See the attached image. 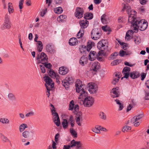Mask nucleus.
<instances>
[{"instance_id":"f257e3e1","label":"nucleus","mask_w":149,"mask_h":149,"mask_svg":"<svg viewBox=\"0 0 149 149\" xmlns=\"http://www.w3.org/2000/svg\"><path fill=\"white\" fill-rule=\"evenodd\" d=\"M128 23L131 24V26L135 30L139 29L141 31L145 30L148 26V22L144 19L137 17L134 14L130 15L128 18Z\"/></svg>"},{"instance_id":"f03ea898","label":"nucleus","mask_w":149,"mask_h":149,"mask_svg":"<svg viewBox=\"0 0 149 149\" xmlns=\"http://www.w3.org/2000/svg\"><path fill=\"white\" fill-rule=\"evenodd\" d=\"M85 85L82 84V82L79 80H77L75 84L76 90L77 92L80 93L79 98H84L87 95V93L84 89Z\"/></svg>"},{"instance_id":"7ed1b4c3","label":"nucleus","mask_w":149,"mask_h":149,"mask_svg":"<svg viewBox=\"0 0 149 149\" xmlns=\"http://www.w3.org/2000/svg\"><path fill=\"white\" fill-rule=\"evenodd\" d=\"M100 29L95 28L93 29L91 31V36L94 40H97L100 38L101 35Z\"/></svg>"},{"instance_id":"20e7f679","label":"nucleus","mask_w":149,"mask_h":149,"mask_svg":"<svg viewBox=\"0 0 149 149\" xmlns=\"http://www.w3.org/2000/svg\"><path fill=\"white\" fill-rule=\"evenodd\" d=\"M37 60H38V63H42V64L45 63L48 61V58L45 53L44 52H42L40 55L39 54H37Z\"/></svg>"},{"instance_id":"39448f33","label":"nucleus","mask_w":149,"mask_h":149,"mask_svg":"<svg viewBox=\"0 0 149 149\" xmlns=\"http://www.w3.org/2000/svg\"><path fill=\"white\" fill-rule=\"evenodd\" d=\"M82 102L85 106L89 107L93 104L94 100L92 97L89 96L85 97L84 101L82 100Z\"/></svg>"},{"instance_id":"423d86ee","label":"nucleus","mask_w":149,"mask_h":149,"mask_svg":"<svg viewBox=\"0 0 149 149\" xmlns=\"http://www.w3.org/2000/svg\"><path fill=\"white\" fill-rule=\"evenodd\" d=\"M88 90L91 93H95L98 90L97 86L95 84L92 83H89L87 85Z\"/></svg>"},{"instance_id":"0eeeda50","label":"nucleus","mask_w":149,"mask_h":149,"mask_svg":"<svg viewBox=\"0 0 149 149\" xmlns=\"http://www.w3.org/2000/svg\"><path fill=\"white\" fill-rule=\"evenodd\" d=\"M46 82L45 85L47 90H49V89H51L54 86V83L52 79L48 76L46 77L45 79Z\"/></svg>"},{"instance_id":"6e6552de","label":"nucleus","mask_w":149,"mask_h":149,"mask_svg":"<svg viewBox=\"0 0 149 149\" xmlns=\"http://www.w3.org/2000/svg\"><path fill=\"white\" fill-rule=\"evenodd\" d=\"M84 13V10L82 8L79 7H77L76 10L75 15L77 18L80 19L83 17Z\"/></svg>"},{"instance_id":"1a4fd4ad","label":"nucleus","mask_w":149,"mask_h":149,"mask_svg":"<svg viewBox=\"0 0 149 149\" xmlns=\"http://www.w3.org/2000/svg\"><path fill=\"white\" fill-rule=\"evenodd\" d=\"M125 9H126L128 12V14L129 15V17L130 15L132 14H134L136 16V13L134 10L132 11L131 7L129 5L125 4H124V6L122 10H124Z\"/></svg>"},{"instance_id":"9d476101","label":"nucleus","mask_w":149,"mask_h":149,"mask_svg":"<svg viewBox=\"0 0 149 149\" xmlns=\"http://www.w3.org/2000/svg\"><path fill=\"white\" fill-rule=\"evenodd\" d=\"M71 147L76 146V149H82L81 148L82 144L79 141H76L74 140H73L70 142Z\"/></svg>"},{"instance_id":"9b49d317","label":"nucleus","mask_w":149,"mask_h":149,"mask_svg":"<svg viewBox=\"0 0 149 149\" xmlns=\"http://www.w3.org/2000/svg\"><path fill=\"white\" fill-rule=\"evenodd\" d=\"M106 41L104 40H102L100 41L97 44V47L99 49L102 50V49H104L106 48L107 46L106 45Z\"/></svg>"},{"instance_id":"f8f14e48","label":"nucleus","mask_w":149,"mask_h":149,"mask_svg":"<svg viewBox=\"0 0 149 149\" xmlns=\"http://www.w3.org/2000/svg\"><path fill=\"white\" fill-rule=\"evenodd\" d=\"M119 88L118 87L114 88H113L111 92V95L113 97H118L120 95L118 91Z\"/></svg>"},{"instance_id":"ddd939ff","label":"nucleus","mask_w":149,"mask_h":149,"mask_svg":"<svg viewBox=\"0 0 149 149\" xmlns=\"http://www.w3.org/2000/svg\"><path fill=\"white\" fill-rule=\"evenodd\" d=\"M68 72V69L66 67L62 66L60 67L58 70L59 74L61 75H65Z\"/></svg>"},{"instance_id":"4468645a","label":"nucleus","mask_w":149,"mask_h":149,"mask_svg":"<svg viewBox=\"0 0 149 149\" xmlns=\"http://www.w3.org/2000/svg\"><path fill=\"white\" fill-rule=\"evenodd\" d=\"M82 118V113L81 112H78L76 115V120L77 123L79 126H80L81 125V123L80 122V121L81 119Z\"/></svg>"},{"instance_id":"2eb2a0df","label":"nucleus","mask_w":149,"mask_h":149,"mask_svg":"<svg viewBox=\"0 0 149 149\" xmlns=\"http://www.w3.org/2000/svg\"><path fill=\"white\" fill-rule=\"evenodd\" d=\"M54 45L52 43H49L46 46V50L47 52L52 53L54 52Z\"/></svg>"},{"instance_id":"dca6fc26","label":"nucleus","mask_w":149,"mask_h":149,"mask_svg":"<svg viewBox=\"0 0 149 149\" xmlns=\"http://www.w3.org/2000/svg\"><path fill=\"white\" fill-rule=\"evenodd\" d=\"M100 68V66L99 64L97 63H95L93 64L91 67V70L94 72V74H95L97 70Z\"/></svg>"},{"instance_id":"f3484780","label":"nucleus","mask_w":149,"mask_h":149,"mask_svg":"<svg viewBox=\"0 0 149 149\" xmlns=\"http://www.w3.org/2000/svg\"><path fill=\"white\" fill-rule=\"evenodd\" d=\"M143 116V114H140L136 116H135L131 119L130 123H131L134 124L140 120Z\"/></svg>"},{"instance_id":"a211bd4d","label":"nucleus","mask_w":149,"mask_h":149,"mask_svg":"<svg viewBox=\"0 0 149 149\" xmlns=\"http://www.w3.org/2000/svg\"><path fill=\"white\" fill-rule=\"evenodd\" d=\"M88 58L87 57L83 56L80 58V64L82 65H84L86 64L88 61Z\"/></svg>"},{"instance_id":"6ab92c4d","label":"nucleus","mask_w":149,"mask_h":149,"mask_svg":"<svg viewBox=\"0 0 149 149\" xmlns=\"http://www.w3.org/2000/svg\"><path fill=\"white\" fill-rule=\"evenodd\" d=\"M96 52L94 51H91L88 55L89 59L91 61H93L96 58L97 55Z\"/></svg>"},{"instance_id":"aec40b11","label":"nucleus","mask_w":149,"mask_h":149,"mask_svg":"<svg viewBox=\"0 0 149 149\" xmlns=\"http://www.w3.org/2000/svg\"><path fill=\"white\" fill-rule=\"evenodd\" d=\"M89 22L86 20H83L80 21L79 24L81 27V29L85 28L88 26Z\"/></svg>"},{"instance_id":"412c9836","label":"nucleus","mask_w":149,"mask_h":149,"mask_svg":"<svg viewBox=\"0 0 149 149\" xmlns=\"http://www.w3.org/2000/svg\"><path fill=\"white\" fill-rule=\"evenodd\" d=\"M120 77V75L119 73L115 74V77L114 78L113 81L112 82V83L113 84L115 85L116 83L118 82Z\"/></svg>"},{"instance_id":"4be33fe9","label":"nucleus","mask_w":149,"mask_h":149,"mask_svg":"<svg viewBox=\"0 0 149 149\" xmlns=\"http://www.w3.org/2000/svg\"><path fill=\"white\" fill-rule=\"evenodd\" d=\"M139 76V73L137 72H133L130 73V76L133 79L137 78Z\"/></svg>"},{"instance_id":"5701e85b","label":"nucleus","mask_w":149,"mask_h":149,"mask_svg":"<svg viewBox=\"0 0 149 149\" xmlns=\"http://www.w3.org/2000/svg\"><path fill=\"white\" fill-rule=\"evenodd\" d=\"M11 27V24L3 23V24L1 27V29L2 30H3L6 29H9Z\"/></svg>"},{"instance_id":"b1692460","label":"nucleus","mask_w":149,"mask_h":149,"mask_svg":"<svg viewBox=\"0 0 149 149\" xmlns=\"http://www.w3.org/2000/svg\"><path fill=\"white\" fill-rule=\"evenodd\" d=\"M38 51L39 52H41L43 49V45L41 41H38L36 44Z\"/></svg>"},{"instance_id":"393cba45","label":"nucleus","mask_w":149,"mask_h":149,"mask_svg":"<svg viewBox=\"0 0 149 149\" xmlns=\"http://www.w3.org/2000/svg\"><path fill=\"white\" fill-rule=\"evenodd\" d=\"M77 43V40L76 38H70L69 41V45L71 46L75 45Z\"/></svg>"},{"instance_id":"a878e982","label":"nucleus","mask_w":149,"mask_h":149,"mask_svg":"<svg viewBox=\"0 0 149 149\" xmlns=\"http://www.w3.org/2000/svg\"><path fill=\"white\" fill-rule=\"evenodd\" d=\"M93 15L91 13H86L84 14V18L85 20L91 19L93 18Z\"/></svg>"},{"instance_id":"bb28decb","label":"nucleus","mask_w":149,"mask_h":149,"mask_svg":"<svg viewBox=\"0 0 149 149\" xmlns=\"http://www.w3.org/2000/svg\"><path fill=\"white\" fill-rule=\"evenodd\" d=\"M8 10L10 14L13 13L14 12V9L12 5V3L9 2L8 4Z\"/></svg>"},{"instance_id":"cd10ccee","label":"nucleus","mask_w":149,"mask_h":149,"mask_svg":"<svg viewBox=\"0 0 149 149\" xmlns=\"http://www.w3.org/2000/svg\"><path fill=\"white\" fill-rule=\"evenodd\" d=\"M95 43L94 42L91 41H89L87 43V50L89 51L91 49L93 46L94 45Z\"/></svg>"},{"instance_id":"c85d7f7f","label":"nucleus","mask_w":149,"mask_h":149,"mask_svg":"<svg viewBox=\"0 0 149 149\" xmlns=\"http://www.w3.org/2000/svg\"><path fill=\"white\" fill-rule=\"evenodd\" d=\"M30 132L29 131L25 130L23 132L22 136L24 138H28L30 136Z\"/></svg>"},{"instance_id":"c756f323","label":"nucleus","mask_w":149,"mask_h":149,"mask_svg":"<svg viewBox=\"0 0 149 149\" xmlns=\"http://www.w3.org/2000/svg\"><path fill=\"white\" fill-rule=\"evenodd\" d=\"M0 122L3 124H8L10 123V120L7 118H0Z\"/></svg>"},{"instance_id":"7c9ffc66","label":"nucleus","mask_w":149,"mask_h":149,"mask_svg":"<svg viewBox=\"0 0 149 149\" xmlns=\"http://www.w3.org/2000/svg\"><path fill=\"white\" fill-rule=\"evenodd\" d=\"M28 127L27 125L25 123L22 124L19 126V130L20 132H23L25 129Z\"/></svg>"},{"instance_id":"2f4dec72","label":"nucleus","mask_w":149,"mask_h":149,"mask_svg":"<svg viewBox=\"0 0 149 149\" xmlns=\"http://www.w3.org/2000/svg\"><path fill=\"white\" fill-rule=\"evenodd\" d=\"M54 11L56 14H60L63 12V10L61 7H59L55 8L54 9Z\"/></svg>"},{"instance_id":"473e14b6","label":"nucleus","mask_w":149,"mask_h":149,"mask_svg":"<svg viewBox=\"0 0 149 149\" xmlns=\"http://www.w3.org/2000/svg\"><path fill=\"white\" fill-rule=\"evenodd\" d=\"M4 22L11 24L10 17L8 14L5 15Z\"/></svg>"},{"instance_id":"72a5a7b5","label":"nucleus","mask_w":149,"mask_h":149,"mask_svg":"<svg viewBox=\"0 0 149 149\" xmlns=\"http://www.w3.org/2000/svg\"><path fill=\"white\" fill-rule=\"evenodd\" d=\"M84 30L83 29H81L78 32L77 35V37L78 38H81L84 34Z\"/></svg>"},{"instance_id":"f704fd0d","label":"nucleus","mask_w":149,"mask_h":149,"mask_svg":"<svg viewBox=\"0 0 149 149\" xmlns=\"http://www.w3.org/2000/svg\"><path fill=\"white\" fill-rule=\"evenodd\" d=\"M100 127L101 126H96L95 128H92V131L95 133H100Z\"/></svg>"},{"instance_id":"c9c22d12","label":"nucleus","mask_w":149,"mask_h":149,"mask_svg":"<svg viewBox=\"0 0 149 149\" xmlns=\"http://www.w3.org/2000/svg\"><path fill=\"white\" fill-rule=\"evenodd\" d=\"M49 75L51 77L55 78H56L57 75H58L56 73H55L53 70H50L49 71Z\"/></svg>"},{"instance_id":"e433bc0d","label":"nucleus","mask_w":149,"mask_h":149,"mask_svg":"<svg viewBox=\"0 0 149 149\" xmlns=\"http://www.w3.org/2000/svg\"><path fill=\"white\" fill-rule=\"evenodd\" d=\"M101 20L102 23L104 24H106L107 23V16L105 14L101 16Z\"/></svg>"},{"instance_id":"4c0bfd02","label":"nucleus","mask_w":149,"mask_h":149,"mask_svg":"<svg viewBox=\"0 0 149 149\" xmlns=\"http://www.w3.org/2000/svg\"><path fill=\"white\" fill-rule=\"evenodd\" d=\"M70 131L72 136H74V138L77 137V133L72 128L70 129Z\"/></svg>"},{"instance_id":"58836bf2","label":"nucleus","mask_w":149,"mask_h":149,"mask_svg":"<svg viewBox=\"0 0 149 149\" xmlns=\"http://www.w3.org/2000/svg\"><path fill=\"white\" fill-rule=\"evenodd\" d=\"M62 83L63 86L65 87L66 88H69L70 84L66 80L64 79L63 80Z\"/></svg>"},{"instance_id":"ea45409f","label":"nucleus","mask_w":149,"mask_h":149,"mask_svg":"<svg viewBox=\"0 0 149 149\" xmlns=\"http://www.w3.org/2000/svg\"><path fill=\"white\" fill-rule=\"evenodd\" d=\"M118 55V54L117 52H115L112 54L109 58V60H113L116 58V56Z\"/></svg>"},{"instance_id":"a19ab883","label":"nucleus","mask_w":149,"mask_h":149,"mask_svg":"<svg viewBox=\"0 0 149 149\" xmlns=\"http://www.w3.org/2000/svg\"><path fill=\"white\" fill-rule=\"evenodd\" d=\"M0 136L3 141L6 142L9 141L8 139L1 133H0Z\"/></svg>"},{"instance_id":"79ce46f5","label":"nucleus","mask_w":149,"mask_h":149,"mask_svg":"<svg viewBox=\"0 0 149 149\" xmlns=\"http://www.w3.org/2000/svg\"><path fill=\"white\" fill-rule=\"evenodd\" d=\"M131 129V127L125 125L123 127L122 131L123 132H125V131L127 132L128 130H130Z\"/></svg>"},{"instance_id":"37998d69","label":"nucleus","mask_w":149,"mask_h":149,"mask_svg":"<svg viewBox=\"0 0 149 149\" xmlns=\"http://www.w3.org/2000/svg\"><path fill=\"white\" fill-rule=\"evenodd\" d=\"M99 116L101 119L104 120L106 119V114L103 112H100L99 113Z\"/></svg>"},{"instance_id":"c03bdc74","label":"nucleus","mask_w":149,"mask_h":149,"mask_svg":"<svg viewBox=\"0 0 149 149\" xmlns=\"http://www.w3.org/2000/svg\"><path fill=\"white\" fill-rule=\"evenodd\" d=\"M115 101L116 102V103L117 104H118L119 105V110H122L123 108V104H121V103L120 102V101L119 100L116 99L115 100Z\"/></svg>"},{"instance_id":"a18cd8bd","label":"nucleus","mask_w":149,"mask_h":149,"mask_svg":"<svg viewBox=\"0 0 149 149\" xmlns=\"http://www.w3.org/2000/svg\"><path fill=\"white\" fill-rule=\"evenodd\" d=\"M74 101L73 100H72L70 102L69 110H72L74 109Z\"/></svg>"},{"instance_id":"49530a36","label":"nucleus","mask_w":149,"mask_h":149,"mask_svg":"<svg viewBox=\"0 0 149 149\" xmlns=\"http://www.w3.org/2000/svg\"><path fill=\"white\" fill-rule=\"evenodd\" d=\"M8 97L9 100H14L16 99L14 95L11 93H10L8 94Z\"/></svg>"},{"instance_id":"de8ad7c7","label":"nucleus","mask_w":149,"mask_h":149,"mask_svg":"<svg viewBox=\"0 0 149 149\" xmlns=\"http://www.w3.org/2000/svg\"><path fill=\"white\" fill-rule=\"evenodd\" d=\"M62 123L63 127L64 128H66L68 126V123L66 119H63Z\"/></svg>"},{"instance_id":"09e8293b","label":"nucleus","mask_w":149,"mask_h":149,"mask_svg":"<svg viewBox=\"0 0 149 149\" xmlns=\"http://www.w3.org/2000/svg\"><path fill=\"white\" fill-rule=\"evenodd\" d=\"M65 80H66L67 82L70 84L73 83V80L72 77L70 76H68L67 78H66V79H65Z\"/></svg>"},{"instance_id":"8fccbe9b","label":"nucleus","mask_w":149,"mask_h":149,"mask_svg":"<svg viewBox=\"0 0 149 149\" xmlns=\"http://www.w3.org/2000/svg\"><path fill=\"white\" fill-rule=\"evenodd\" d=\"M66 16L65 15H60L57 18L58 20L59 21L62 22L66 18Z\"/></svg>"},{"instance_id":"3c124183","label":"nucleus","mask_w":149,"mask_h":149,"mask_svg":"<svg viewBox=\"0 0 149 149\" xmlns=\"http://www.w3.org/2000/svg\"><path fill=\"white\" fill-rule=\"evenodd\" d=\"M120 62V60H116L113 61L111 63V65L112 66L116 65L119 63Z\"/></svg>"},{"instance_id":"603ef678","label":"nucleus","mask_w":149,"mask_h":149,"mask_svg":"<svg viewBox=\"0 0 149 149\" xmlns=\"http://www.w3.org/2000/svg\"><path fill=\"white\" fill-rule=\"evenodd\" d=\"M80 52L82 53L83 52H85L86 50H87L86 47L84 46H81L79 47Z\"/></svg>"},{"instance_id":"864d4df0","label":"nucleus","mask_w":149,"mask_h":149,"mask_svg":"<svg viewBox=\"0 0 149 149\" xmlns=\"http://www.w3.org/2000/svg\"><path fill=\"white\" fill-rule=\"evenodd\" d=\"M54 122L57 126H60V123L59 117H58L57 120H54Z\"/></svg>"},{"instance_id":"5fc2aeb1","label":"nucleus","mask_w":149,"mask_h":149,"mask_svg":"<svg viewBox=\"0 0 149 149\" xmlns=\"http://www.w3.org/2000/svg\"><path fill=\"white\" fill-rule=\"evenodd\" d=\"M130 67L126 66L125 67L123 70L122 73L127 72H130Z\"/></svg>"},{"instance_id":"6e6d98bb","label":"nucleus","mask_w":149,"mask_h":149,"mask_svg":"<svg viewBox=\"0 0 149 149\" xmlns=\"http://www.w3.org/2000/svg\"><path fill=\"white\" fill-rule=\"evenodd\" d=\"M24 0H20L19 1V6L21 10L23 8V4L24 2Z\"/></svg>"},{"instance_id":"4d7b16f0","label":"nucleus","mask_w":149,"mask_h":149,"mask_svg":"<svg viewBox=\"0 0 149 149\" xmlns=\"http://www.w3.org/2000/svg\"><path fill=\"white\" fill-rule=\"evenodd\" d=\"M124 76L121 78V80H122L123 78H125L127 79L128 78L129 75H130V73L129 72H125L123 73Z\"/></svg>"},{"instance_id":"13d9d810","label":"nucleus","mask_w":149,"mask_h":149,"mask_svg":"<svg viewBox=\"0 0 149 149\" xmlns=\"http://www.w3.org/2000/svg\"><path fill=\"white\" fill-rule=\"evenodd\" d=\"M55 4L57 6L60 5L62 2V0H54Z\"/></svg>"},{"instance_id":"bf43d9fd","label":"nucleus","mask_w":149,"mask_h":149,"mask_svg":"<svg viewBox=\"0 0 149 149\" xmlns=\"http://www.w3.org/2000/svg\"><path fill=\"white\" fill-rule=\"evenodd\" d=\"M40 68L41 70V72L43 73H45L46 72V70L45 68V66H44V65H40Z\"/></svg>"},{"instance_id":"052dcab7","label":"nucleus","mask_w":149,"mask_h":149,"mask_svg":"<svg viewBox=\"0 0 149 149\" xmlns=\"http://www.w3.org/2000/svg\"><path fill=\"white\" fill-rule=\"evenodd\" d=\"M45 63H44V66H45L47 68H48L49 69H50L51 70V68L52 66V65L50 63H48L46 64V62H45Z\"/></svg>"},{"instance_id":"680f3d73","label":"nucleus","mask_w":149,"mask_h":149,"mask_svg":"<svg viewBox=\"0 0 149 149\" xmlns=\"http://www.w3.org/2000/svg\"><path fill=\"white\" fill-rule=\"evenodd\" d=\"M102 29L103 31H111L110 29H109L108 28H107V26H102Z\"/></svg>"},{"instance_id":"e2e57ef3","label":"nucleus","mask_w":149,"mask_h":149,"mask_svg":"<svg viewBox=\"0 0 149 149\" xmlns=\"http://www.w3.org/2000/svg\"><path fill=\"white\" fill-rule=\"evenodd\" d=\"M54 114L53 115V116L54 117V118L53 119V120H56L57 119L58 117H59L58 114L57 113V112H54Z\"/></svg>"},{"instance_id":"0e129e2a","label":"nucleus","mask_w":149,"mask_h":149,"mask_svg":"<svg viewBox=\"0 0 149 149\" xmlns=\"http://www.w3.org/2000/svg\"><path fill=\"white\" fill-rule=\"evenodd\" d=\"M34 115V113L33 111H31L26 114V116L29 117L31 116H33Z\"/></svg>"},{"instance_id":"69168bd1","label":"nucleus","mask_w":149,"mask_h":149,"mask_svg":"<svg viewBox=\"0 0 149 149\" xmlns=\"http://www.w3.org/2000/svg\"><path fill=\"white\" fill-rule=\"evenodd\" d=\"M125 51L123 50H120L119 52V55L120 56L123 57L125 55Z\"/></svg>"},{"instance_id":"338daca9","label":"nucleus","mask_w":149,"mask_h":149,"mask_svg":"<svg viewBox=\"0 0 149 149\" xmlns=\"http://www.w3.org/2000/svg\"><path fill=\"white\" fill-rule=\"evenodd\" d=\"M130 31H127L126 32V36L125 37V39H127V40H128L130 39V34H129Z\"/></svg>"},{"instance_id":"774afa93","label":"nucleus","mask_w":149,"mask_h":149,"mask_svg":"<svg viewBox=\"0 0 149 149\" xmlns=\"http://www.w3.org/2000/svg\"><path fill=\"white\" fill-rule=\"evenodd\" d=\"M146 96L145 97V99L146 100H149V92L145 91Z\"/></svg>"}]
</instances>
